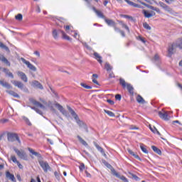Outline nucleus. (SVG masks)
<instances>
[{"mask_svg": "<svg viewBox=\"0 0 182 182\" xmlns=\"http://www.w3.org/2000/svg\"><path fill=\"white\" fill-rule=\"evenodd\" d=\"M29 102L30 103L34 105V107L32 109L35 110L36 113H38V114H43L42 110H45L44 105H47L46 101L40 98V102H41V103L33 98H30Z\"/></svg>", "mask_w": 182, "mask_h": 182, "instance_id": "1", "label": "nucleus"}, {"mask_svg": "<svg viewBox=\"0 0 182 182\" xmlns=\"http://www.w3.org/2000/svg\"><path fill=\"white\" fill-rule=\"evenodd\" d=\"M177 48H179V49H181L182 50V39H180L177 41H175L168 44V58H171V56L174 55V53L176 52V49H177Z\"/></svg>", "mask_w": 182, "mask_h": 182, "instance_id": "2", "label": "nucleus"}, {"mask_svg": "<svg viewBox=\"0 0 182 182\" xmlns=\"http://www.w3.org/2000/svg\"><path fill=\"white\" fill-rule=\"evenodd\" d=\"M119 84L124 89H127L130 96H134V88L133 87L132 84L126 82L124 79L122 78L119 79Z\"/></svg>", "mask_w": 182, "mask_h": 182, "instance_id": "3", "label": "nucleus"}, {"mask_svg": "<svg viewBox=\"0 0 182 182\" xmlns=\"http://www.w3.org/2000/svg\"><path fill=\"white\" fill-rule=\"evenodd\" d=\"M67 109H68L73 117H74L75 120L76 121V123L78 124L80 127L86 126V124H85L83 121L79 119V116H77V114H76V112H75V110H73V109H72V107H70V106H67Z\"/></svg>", "mask_w": 182, "mask_h": 182, "instance_id": "4", "label": "nucleus"}, {"mask_svg": "<svg viewBox=\"0 0 182 182\" xmlns=\"http://www.w3.org/2000/svg\"><path fill=\"white\" fill-rule=\"evenodd\" d=\"M7 140L8 141H11V143L14 141H18V143L21 144V139H19V136L18 134L14 133H8L7 134Z\"/></svg>", "mask_w": 182, "mask_h": 182, "instance_id": "5", "label": "nucleus"}, {"mask_svg": "<svg viewBox=\"0 0 182 182\" xmlns=\"http://www.w3.org/2000/svg\"><path fill=\"white\" fill-rule=\"evenodd\" d=\"M159 5L162 9H164V11L168 14H171V15H174V10H173V9L170 8V6L164 4L163 1H159Z\"/></svg>", "mask_w": 182, "mask_h": 182, "instance_id": "6", "label": "nucleus"}, {"mask_svg": "<svg viewBox=\"0 0 182 182\" xmlns=\"http://www.w3.org/2000/svg\"><path fill=\"white\" fill-rule=\"evenodd\" d=\"M39 164L45 173H48V171L50 170V166H49V164L47 161H39Z\"/></svg>", "mask_w": 182, "mask_h": 182, "instance_id": "7", "label": "nucleus"}, {"mask_svg": "<svg viewBox=\"0 0 182 182\" xmlns=\"http://www.w3.org/2000/svg\"><path fill=\"white\" fill-rule=\"evenodd\" d=\"M112 173L114 176H115V177L120 178V180H122V181L129 182V180H127V178H126L124 176H120V174L117 171H116V170H114V168L112 169Z\"/></svg>", "mask_w": 182, "mask_h": 182, "instance_id": "8", "label": "nucleus"}, {"mask_svg": "<svg viewBox=\"0 0 182 182\" xmlns=\"http://www.w3.org/2000/svg\"><path fill=\"white\" fill-rule=\"evenodd\" d=\"M23 63L26 65L27 68H29L30 70H32V72H36L37 69L35 65H32L31 62L23 59Z\"/></svg>", "mask_w": 182, "mask_h": 182, "instance_id": "9", "label": "nucleus"}, {"mask_svg": "<svg viewBox=\"0 0 182 182\" xmlns=\"http://www.w3.org/2000/svg\"><path fill=\"white\" fill-rule=\"evenodd\" d=\"M158 114L163 120H168V113L166 111H159Z\"/></svg>", "mask_w": 182, "mask_h": 182, "instance_id": "10", "label": "nucleus"}, {"mask_svg": "<svg viewBox=\"0 0 182 182\" xmlns=\"http://www.w3.org/2000/svg\"><path fill=\"white\" fill-rule=\"evenodd\" d=\"M55 106V107H57V109H58V110L60 112V113H62V114H63L64 116H67L68 112L66 111V109H65V108H63L62 105H60V104L56 103Z\"/></svg>", "mask_w": 182, "mask_h": 182, "instance_id": "11", "label": "nucleus"}, {"mask_svg": "<svg viewBox=\"0 0 182 182\" xmlns=\"http://www.w3.org/2000/svg\"><path fill=\"white\" fill-rule=\"evenodd\" d=\"M10 160H11V161H13V163H15L16 164H17L18 167L21 169L23 168V166H22V164H21L20 162H18V159H16V156H15V155H11L10 157Z\"/></svg>", "mask_w": 182, "mask_h": 182, "instance_id": "12", "label": "nucleus"}, {"mask_svg": "<svg viewBox=\"0 0 182 182\" xmlns=\"http://www.w3.org/2000/svg\"><path fill=\"white\" fill-rule=\"evenodd\" d=\"M33 87H36V89H41V90H43V86L41 82L37 80H35L32 82Z\"/></svg>", "mask_w": 182, "mask_h": 182, "instance_id": "13", "label": "nucleus"}, {"mask_svg": "<svg viewBox=\"0 0 182 182\" xmlns=\"http://www.w3.org/2000/svg\"><path fill=\"white\" fill-rule=\"evenodd\" d=\"M6 178H9V180H11V181L16 182L15 176L14 174L11 173V172H9V171H7L6 173Z\"/></svg>", "mask_w": 182, "mask_h": 182, "instance_id": "14", "label": "nucleus"}, {"mask_svg": "<svg viewBox=\"0 0 182 182\" xmlns=\"http://www.w3.org/2000/svg\"><path fill=\"white\" fill-rule=\"evenodd\" d=\"M64 29L67 33L69 35H72L73 33V26H64Z\"/></svg>", "mask_w": 182, "mask_h": 182, "instance_id": "15", "label": "nucleus"}, {"mask_svg": "<svg viewBox=\"0 0 182 182\" xmlns=\"http://www.w3.org/2000/svg\"><path fill=\"white\" fill-rule=\"evenodd\" d=\"M92 11H94L98 18H102V19H105V15H103L102 11L96 9L95 7H92Z\"/></svg>", "mask_w": 182, "mask_h": 182, "instance_id": "16", "label": "nucleus"}, {"mask_svg": "<svg viewBox=\"0 0 182 182\" xmlns=\"http://www.w3.org/2000/svg\"><path fill=\"white\" fill-rule=\"evenodd\" d=\"M143 13H144L145 18H151L152 16H154V15H156V13H154V11L149 12L146 10H144Z\"/></svg>", "mask_w": 182, "mask_h": 182, "instance_id": "17", "label": "nucleus"}, {"mask_svg": "<svg viewBox=\"0 0 182 182\" xmlns=\"http://www.w3.org/2000/svg\"><path fill=\"white\" fill-rule=\"evenodd\" d=\"M136 99V102L139 103V105H144V103H146V101L144 100L143 97H141L140 95H138Z\"/></svg>", "mask_w": 182, "mask_h": 182, "instance_id": "18", "label": "nucleus"}, {"mask_svg": "<svg viewBox=\"0 0 182 182\" xmlns=\"http://www.w3.org/2000/svg\"><path fill=\"white\" fill-rule=\"evenodd\" d=\"M14 151L17 154L18 157H19L20 159H23V151H19V149H18L15 147L14 148Z\"/></svg>", "mask_w": 182, "mask_h": 182, "instance_id": "19", "label": "nucleus"}, {"mask_svg": "<svg viewBox=\"0 0 182 182\" xmlns=\"http://www.w3.org/2000/svg\"><path fill=\"white\" fill-rule=\"evenodd\" d=\"M94 146L96 147V149L98 150V151H100V153H102V154H104L105 156H106V154H105V150L103 149V148H102L100 146H99V144L96 142H94Z\"/></svg>", "mask_w": 182, "mask_h": 182, "instance_id": "20", "label": "nucleus"}, {"mask_svg": "<svg viewBox=\"0 0 182 182\" xmlns=\"http://www.w3.org/2000/svg\"><path fill=\"white\" fill-rule=\"evenodd\" d=\"M0 60L3 62V63H5L6 65H7V66H11V63H9V61H8V59H6L5 56L0 55Z\"/></svg>", "mask_w": 182, "mask_h": 182, "instance_id": "21", "label": "nucleus"}, {"mask_svg": "<svg viewBox=\"0 0 182 182\" xmlns=\"http://www.w3.org/2000/svg\"><path fill=\"white\" fill-rule=\"evenodd\" d=\"M94 56H95L96 60H97V62H99V63H100L101 65H102V63H103V60H102V56H100V55H99V53H94Z\"/></svg>", "mask_w": 182, "mask_h": 182, "instance_id": "22", "label": "nucleus"}, {"mask_svg": "<svg viewBox=\"0 0 182 182\" xmlns=\"http://www.w3.org/2000/svg\"><path fill=\"white\" fill-rule=\"evenodd\" d=\"M125 2H127V4H128V5H130L131 6H134V8H140V5L133 2V1H130V0H124Z\"/></svg>", "mask_w": 182, "mask_h": 182, "instance_id": "23", "label": "nucleus"}, {"mask_svg": "<svg viewBox=\"0 0 182 182\" xmlns=\"http://www.w3.org/2000/svg\"><path fill=\"white\" fill-rule=\"evenodd\" d=\"M0 85L3 86V87H6V89H11V87H12L9 83L4 82L3 80H0Z\"/></svg>", "mask_w": 182, "mask_h": 182, "instance_id": "24", "label": "nucleus"}, {"mask_svg": "<svg viewBox=\"0 0 182 182\" xmlns=\"http://www.w3.org/2000/svg\"><path fill=\"white\" fill-rule=\"evenodd\" d=\"M61 34H62V38L63 39H65V41H72V38L65 33L63 31H60Z\"/></svg>", "mask_w": 182, "mask_h": 182, "instance_id": "25", "label": "nucleus"}, {"mask_svg": "<svg viewBox=\"0 0 182 182\" xmlns=\"http://www.w3.org/2000/svg\"><path fill=\"white\" fill-rule=\"evenodd\" d=\"M77 138L78 139L80 143H81V144H82V146H85V147H87V146H88L87 142H86V141H85L83 139H82V136L77 135Z\"/></svg>", "mask_w": 182, "mask_h": 182, "instance_id": "26", "label": "nucleus"}, {"mask_svg": "<svg viewBox=\"0 0 182 182\" xmlns=\"http://www.w3.org/2000/svg\"><path fill=\"white\" fill-rule=\"evenodd\" d=\"M28 150L33 156H36V157H41V154L35 151L33 149L28 148Z\"/></svg>", "mask_w": 182, "mask_h": 182, "instance_id": "27", "label": "nucleus"}, {"mask_svg": "<svg viewBox=\"0 0 182 182\" xmlns=\"http://www.w3.org/2000/svg\"><path fill=\"white\" fill-rule=\"evenodd\" d=\"M11 83H13V85H14V86L19 87L20 89L22 88V82H21L19 81L13 80V81H11Z\"/></svg>", "mask_w": 182, "mask_h": 182, "instance_id": "28", "label": "nucleus"}, {"mask_svg": "<svg viewBox=\"0 0 182 182\" xmlns=\"http://www.w3.org/2000/svg\"><path fill=\"white\" fill-rule=\"evenodd\" d=\"M151 149H152V150H154V151L155 153H156V154H159V156L161 155V150H160L159 148H157V146H151Z\"/></svg>", "mask_w": 182, "mask_h": 182, "instance_id": "29", "label": "nucleus"}, {"mask_svg": "<svg viewBox=\"0 0 182 182\" xmlns=\"http://www.w3.org/2000/svg\"><path fill=\"white\" fill-rule=\"evenodd\" d=\"M97 77H99V75L97 74H93L92 75V82L95 83V85H99V82H97Z\"/></svg>", "mask_w": 182, "mask_h": 182, "instance_id": "30", "label": "nucleus"}, {"mask_svg": "<svg viewBox=\"0 0 182 182\" xmlns=\"http://www.w3.org/2000/svg\"><path fill=\"white\" fill-rule=\"evenodd\" d=\"M6 93H9V95H11V96H14V97H19V95L12 90H7Z\"/></svg>", "mask_w": 182, "mask_h": 182, "instance_id": "31", "label": "nucleus"}, {"mask_svg": "<svg viewBox=\"0 0 182 182\" xmlns=\"http://www.w3.org/2000/svg\"><path fill=\"white\" fill-rule=\"evenodd\" d=\"M4 73H6V75H8V76L9 77H11L12 79H14V74H12V73L9 72V70L4 68Z\"/></svg>", "mask_w": 182, "mask_h": 182, "instance_id": "32", "label": "nucleus"}, {"mask_svg": "<svg viewBox=\"0 0 182 182\" xmlns=\"http://www.w3.org/2000/svg\"><path fill=\"white\" fill-rule=\"evenodd\" d=\"M105 113H106L107 114H108V116H109V117H114V116H116L114 114V113L112 111H109L107 109H104Z\"/></svg>", "mask_w": 182, "mask_h": 182, "instance_id": "33", "label": "nucleus"}, {"mask_svg": "<svg viewBox=\"0 0 182 182\" xmlns=\"http://www.w3.org/2000/svg\"><path fill=\"white\" fill-rule=\"evenodd\" d=\"M0 48L1 49H4V50H6V52H9V48L5 46V44H4L2 42H0Z\"/></svg>", "mask_w": 182, "mask_h": 182, "instance_id": "34", "label": "nucleus"}, {"mask_svg": "<svg viewBox=\"0 0 182 182\" xmlns=\"http://www.w3.org/2000/svg\"><path fill=\"white\" fill-rule=\"evenodd\" d=\"M140 149L142 150L143 153H145V154H147L149 153V151H147V149L144 147V145L143 144H140Z\"/></svg>", "mask_w": 182, "mask_h": 182, "instance_id": "35", "label": "nucleus"}, {"mask_svg": "<svg viewBox=\"0 0 182 182\" xmlns=\"http://www.w3.org/2000/svg\"><path fill=\"white\" fill-rule=\"evenodd\" d=\"M105 69H106V70H107V72H110V70H112V69H113V68L111 67L110 64H109L108 63H105Z\"/></svg>", "mask_w": 182, "mask_h": 182, "instance_id": "36", "label": "nucleus"}, {"mask_svg": "<svg viewBox=\"0 0 182 182\" xmlns=\"http://www.w3.org/2000/svg\"><path fill=\"white\" fill-rule=\"evenodd\" d=\"M80 86H82V87H84L85 89H87L88 90H90V89H92V86H89L83 82L80 83Z\"/></svg>", "mask_w": 182, "mask_h": 182, "instance_id": "37", "label": "nucleus"}, {"mask_svg": "<svg viewBox=\"0 0 182 182\" xmlns=\"http://www.w3.org/2000/svg\"><path fill=\"white\" fill-rule=\"evenodd\" d=\"M23 18V16H22V14H18L16 16H15V19L16 21H22Z\"/></svg>", "mask_w": 182, "mask_h": 182, "instance_id": "38", "label": "nucleus"}, {"mask_svg": "<svg viewBox=\"0 0 182 182\" xmlns=\"http://www.w3.org/2000/svg\"><path fill=\"white\" fill-rule=\"evenodd\" d=\"M150 130H151V132H153V133H156V134H159V135H160V132H159V130H157V129H156V127H150Z\"/></svg>", "mask_w": 182, "mask_h": 182, "instance_id": "39", "label": "nucleus"}, {"mask_svg": "<svg viewBox=\"0 0 182 182\" xmlns=\"http://www.w3.org/2000/svg\"><path fill=\"white\" fill-rule=\"evenodd\" d=\"M73 33H74V35H72V36H73V38H75V39H79V38H80V36H79V34L77 33V31H73Z\"/></svg>", "mask_w": 182, "mask_h": 182, "instance_id": "40", "label": "nucleus"}, {"mask_svg": "<svg viewBox=\"0 0 182 182\" xmlns=\"http://www.w3.org/2000/svg\"><path fill=\"white\" fill-rule=\"evenodd\" d=\"M53 36L54 39H58V31H56V29H54L53 31Z\"/></svg>", "mask_w": 182, "mask_h": 182, "instance_id": "41", "label": "nucleus"}, {"mask_svg": "<svg viewBox=\"0 0 182 182\" xmlns=\"http://www.w3.org/2000/svg\"><path fill=\"white\" fill-rule=\"evenodd\" d=\"M136 39L138 41H141V42H142L143 43H146V40L141 36H139L138 37H136Z\"/></svg>", "mask_w": 182, "mask_h": 182, "instance_id": "42", "label": "nucleus"}, {"mask_svg": "<svg viewBox=\"0 0 182 182\" xmlns=\"http://www.w3.org/2000/svg\"><path fill=\"white\" fill-rule=\"evenodd\" d=\"M24 122L28 126H32V122L28 118L24 117Z\"/></svg>", "mask_w": 182, "mask_h": 182, "instance_id": "43", "label": "nucleus"}, {"mask_svg": "<svg viewBox=\"0 0 182 182\" xmlns=\"http://www.w3.org/2000/svg\"><path fill=\"white\" fill-rule=\"evenodd\" d=\"M124 18H126L127 19H129L131 22H135L133 17L128 16V15H124Z\"/></svg>", "mask_w": 182, "mask_h": 182, "instance_id": "44", "label": "nucleus"}, {"mask_svg": "<svg viewBox=\"0 0 182 182\" xmlns=\"http://www.w3.org/2000/svg\"><path fill=\"white\" fill-rule=\"evenodd\" d=\"M143 26L147 31H150L151 29V27H150V26L148 23H144Z\"/></svg>", "mask_w": 182, "mask_h": 182, "instance_id": "45", "label": "nucleus"}, {"mask_svg": "<svg viewBox=\"0 0 182 182\" xmlns=\"http://www.w3.org/2000/svg\"><path fill=\"white\" fill-rule=\"evenodd\" d=\"M79 168H80V171H83V170H85V164L83 163L80 164Z\"/></svg>", "mask_w": 182, "mask_h": 182, "instance_id": "46", "label": "nucleus"}, {"mask_svg": "<svg viewBox=\"0 0 182 182\" xmlns=\"http://www.w3.org/2000/svg\"><path fill=\"white\" fill-rule=\"evenodd\" d=\"M129 130H139V127L134 126V125H131L129 127Z\"/></svg>", "mask_w": 182, "mask_h": 182, "instance_id": "47", "label": "nucleus"}, {"mask_svg": "<svg viewBox=\"0 0 182 182\" xmlns=\"http://www.w3.org/2000/svg\"><path fill=\"white\" fill-rule=\"evenodd\" d=\"M116 100H122V95L120 94H117L115 95Z\"/></svg>", "mask_w": 182, "mask_h": 182, "instance_id": "48", "label": "nucleus"}, {"mask_svg": "<svg viewBox=\"0 0 182 182\" xmlns=\"http://www.w3.org/2000/svg\"><path fill=\"white\" fill-rule=\"evenodd\" d=\"M54 176H55V177H56V178H60V173H59L58 171L54 172Z\"/></svg>", "mask_w": 182, "mask_h": 182, "instance_id": "49", "label": "nucleus"}, {"mask_svg": "<svg viewBox=\"0 0 182 182\" xmlns=\"http://www.w3.org/2000/svg\"><path fill=\"white\" fill-rule=\"evenodd\" d=\"M18 75L20 76V77H21V79L22 80H23V73H22V72H18Z\"/></svg>", "mask_w": 182, "mask_h": 182, "instance_id": "50", "label": "nucleus"}, {"mask_svg": "<svg viewBox=\"0 0 182 182\" xmlns=\"http://www.w3.org/2000/svg\"><path fill=\"white\" fill-rule=\"evenodd\" d=\"M160 59V57L159 56V54H156L154 57V60L157 61Z\"/></svg>", "mask_w": 182, "mask_h": 182, "instance_id": "51", "label": "nucleus"}, {"mask_svg": "<svg viewBox=\"0 0 182 182\" xmlns=\"http://www.w3.org/2000/svg\"><path fill=\"white\" fill-rule=\"evenodd\" d=\"M34 55H36L37 58H41V53H39V51H35Z\"/></svg>", "mask_w": 182, "mask_h": 182, "instance_id": "52", "label": "nucleus"}, {"mask_svg": "<svg viewBox=\"0 0 182 182\" xmlns=\"http://www.w3.org/2000/svg\"><path fill=\"white\" fill-rule=\"evenodd\" d=\"M122 28H124L128 32H130L129 27L126 24H122Z\"/></svg>", "mask_w": 182, "mask_h": 182, "instance_id": "53", "label": "nucleus"}, {"mask_svg": "<svg viewBox=\"0 0 182 182\" xmlns=\"http://www.w3.org/2000/svg\"><path fill=\"white\" fill-rule=\"evenodd\" d=\"M107 103H109V105H114V101L112 100H107Z\"/></svg>", "mask_w": 182, "mask_h": 182, "instance_id": "54", "label": "nucleus"}, {"mask_svg": "<svg viewBox=\"0 0 182 182\" xmlns=\"http://www.w3.org/2000/svg\"><path fill=\"white\" fill-rule=\"evenodd\" d=\"M105 22H106L107 23H113V21L109 20V19H105Z\"/></svg>", "mask_w": 182, "mask_h": 182, "instance_id": "55", "label": "nucleus"}, {"mask_svg": "<svg viewBox=\"0 0 182 182\" xmlns=\"http://www.w3.org/2000/svg\"><path fill=\"white\" fill-rule=\"evenodd\" d=\"M165 2H166V4H171V2H174V0H165Z\"/></svg>", "mask_w": 182, "mask_h": 182, "instance_id": "56", "label": "nucleus"}, {"mask_svg": "<svg viewBox=\"0 0 182 182\" xmlns=\"http://www.w3.org/2000/svg\"><path fill=\"white\" fill-rule=\"evenodd\" d=\"M23 82H28V77H26L25 74H23Z\"/></svg>", "mask_w": 182, "mask_h": 182, "instance_id": "57", "label": "nucleus"}, {"mask_svg": "<svg viewBox=\"0 0 182 182\" xmlns=\"http://www.w3.org/2000/svg\"><path fill=\"white\" fill-rule=\"evenodd\" d=\"M176 123H178V124H181V123H180V121H178V120H176V121L172 122L173 124H176Z\"/></svg>", "mask_w": 182, "mask_h": 182, "instance_id": "58", "label": "nucleus"}, {"mask_svg": "<svg viewBox=\"0 0 182 182\" xmlns=\"http://www.w3.org/2000/svg\"><path fill=\"white\" fill-rule=\"evenodd\" d=\"M16 177H17V179L18 180V181H21L22 179L21 178V175L17 174Z\"/></svg>", "mask_w": 182, "mask_h": 182, "instance_id": "59", "label": "nucleus"}, {"mask_svg": "<svg viewBox=\"0 0 182 182\" xmlns=\"http://www.w3.org/2000/svg\"><path fill=\"white\" fill-rule=\"evenodd\" d=\"M36 12H38V14L41 12V8L39 7V6H37Z\"/></svg>", "mask_w": 182, "mask_h": 182, "instance_id": "60", "label": "nucleus"}, {"mask_svg": "<svg viewBox=\"0 0 182 182\" xmlns=\"http://www.w3.org/2000/svg\"><path fill=\"white\" fill-rule=\"evenodd\" d=\"M47 141H48V143H50V144H53V141H52L51 139H48Z\"/></svg>", "mask_w": 182, "mask_h": 182, "instance_id": "61", "label": "nucleus"}, {"mask_svg": "<svg viewBox=\"0 0 182 182\" xmlns=\"http://www.w3.org/2000/svg\"><path fill=\"white\" fill-rule=\"evenodd\" d=\"M8 122V119H1V123H6Z\"/></svg>", "mask_w": 182, "mask_h": 182, "instance_id": "62", "label": "nucleus"}, {"mask_svg": "<svg viewBox=\"0 0 182 182\" xmlns=\"http://www.w3.org/2000/svg\"><path fill=\"white\" fill-rule=\"evenodd\" d=\"M156 12H158V13H160V9L157 8V7H155V10Z\"/></svg>", "mask_w": 182, "mask_h": 182, "instance_id": "63", "label": "nucleus"}, {"mask_svg": "<svg viewBox=\"0 0 182 182\" xmlns=\"http://www.w3.org/2000/svg\"><path fill=\"white\" fill-rule=\"evenodd\" d=\"M23 159L24 160H28V157L26 156V154H24Z\"/></svg>", "mask_w": 182, "mask_h": 182, "instance_id": "64", "label": "nucleus"}]
</instances>
